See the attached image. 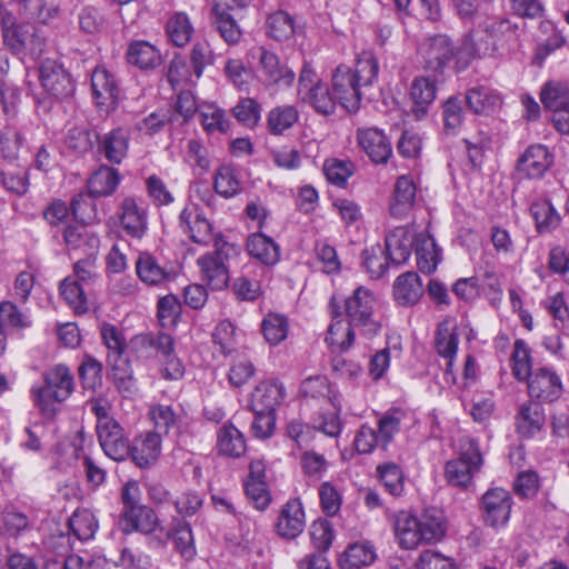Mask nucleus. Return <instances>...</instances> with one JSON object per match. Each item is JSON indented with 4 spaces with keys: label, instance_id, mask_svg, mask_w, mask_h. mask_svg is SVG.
I'll list each match as a JSON object with an SVG mask.
<instances>
[{
    "label": "nucleus",
    "instance_id": "nucleus-1",
    "mask_svg": "<svg viewBox=\"0 0 569 569\" xmlns=\"http://www.w3.org/2000/svg\"><path fill=\"white\" fill-rule=\"evenodd\" d=\"M345 311L348 317V323L341 319L333 321L326 337V341L332 348L347 350L355 340V328L367 338L376 336L381 328L380 322L375 318L377 299L375 293L360 286L343 300Z\"/></svg>",
    "mask_w": 569,
    "mask_h": 569
},
{
    "label": "nucleus",
    "instance_id": "nucleus-2",
    "mask_svg": "<svg viewBox=\"0 0 569 569\" xmlns=\"http://www.w3.org/2000/svg\"><path fill=\"white\" fill-rule=\"evenodd\" d=\"M396 540L401 549L412 550L422 543H437L447 532V521L442 511L430 508L420 516L408 510L392 515Z\"/></svg>",
    "mask_w": 569,
    "mask_h": 569
},
{
    "label": "nucleus",
    "instance_id": "nucleus-3",
    "mask_svg": "<svg viewBox=\"0 0 569 569\" xmlns=\"http://www.w3.org/2000/svg\"><path fill=\"white\" fill-rule=\"evenodd\" d=\"M2 42L16 56L39 59L46 49V38L29 22H19L13 13L4 12L0 19Z\"/></svg>",
    "mask_w": 569,
    "mask_h": 569
},
{
    "label": "nucleus",
    "instance_id": "nucleus-4",
    "mask_svg": "<svg viewBox=\"0 0 569 569\" xmlns=\"http://www.w3.org/2000/svg\"><path fill=\"white\" fill-rule=\"evenodd\" d=\"M73 376L64 365H57L43 375V383L31 390L33 401L48 418L56 415L59 406L73 392Z\"/></svg>",
    "mask_w": 569,
    "mask_h": 569
},
{
    "label": "nucleus",
    "instance_id": "nucleus-5",
    "mask_svg": "<svg viewBox=\"0 0 569 569\" xmlns=\"http://www.w3.org/2000/svg\"><path fill=\"white\" fill-rule=\"evenodd\" d=\"M423 56L427 69L442 72L453 58H457L459 69L467 68L475 57V51L471 41H465L459 49H456L447 36L437 34L427 41Z\"/></svg>",
    "mask_w": 569,
    "mask_h": 569
},
{
    "label": "nucleus",
    "instance_id": "nucleus-6",
    "mask_svg": "<svg viewBox=\"0 0 569 569\" xmlns=\"http://www.w3.org/2000/svg\"><path fill=\"white\" fill-rule=\"evenodd\" d=\"M483 463L478 443L468 439L460 449L459 456L447 461L445 466V478L453 487L467 489L472 483Z\"/></svg>",
    "mask_w": 569,
    "mask_h": 569
},
{
    "label": "nucleus",
    "instance_id": "nucleus-7",
    "mask_svg": "<svg viewBox=\"0 0 569 569\" xmlns=\"http://www.w3.org/2000/svg\"><path fill=\"white\" fill-rule=\"evenodd\" d=\"M214 251L198 258L202 280L212 289L221 290L228 286L229 269L226 264L234 247L226 242L220 236L214 239Z\"/></svg>",
    "mask_w": 569,
    "mask_h": 569
},
{
    "label": "nucleus",
    "instance_id": "nucleus-8",
    "mask_svg": "<svg viewBox=\"0 0 569 569\" xmlns=\"http://www.w3.org/2000/svg\"><path fill=\"white\" fill-rule=\"evenodd\" d=\"M298 97L321 114H331L336 109L335 97L318 77L312 67L305 63L298 81Z\"/></svg>",
    "mask_w": 569,
    "mask_h": 569
},
{
    "label": "nucleus",
    "instance_id": "nucleus-9",
    "mask_svg": "<svg viewBox=\"0 0 569 569\" xmlns=\"http://www.w3.org/2000/svg\"><path fill=\"white\" fill-rule=\"evenodd\" d=\"M117 216L126 234L134 239L144 237L149 224V206L143 198L124 196L118 203Z\"/></svg>",
    "mask_w": 569,
    "mask_h": 569
},
{
    "label": "nucleus",
    "instance_id": "nucleus-10",
    "mask_svg": "<svg viewBox=\"0 0 569 569\" xmlns=\"http://www.w3.org/2000/svg\"><path fill=\"white\" fill-rule=\"evenodd\" d=\"M253 58L258 59L259 80L268 88H288L295 82V72L279 57L264 47H257L251 50Z\"/></svg>",
    "mask_w": 569,
    "mask_h": 569
},
{
    "label": "nucleus",
    "instance_id": "nucleus-11",
    "mask_svg": "<svg viewBox=\"0 0 569 569\" xmlns=\"http://www.w3.org/2000/svg\"><path fill=\"white\" fill-rule=\"evenodd\" d=\"M39 81L43 90L54 100H67L74 93V82L64 67L53 59L39 64Z\"/></svg>",
    "mask_w": 569,
    "mask_h": 569
},
{
    "label": "nucleus",
    "instance_id": "nucleus-12",
    "mask_svg": "<svg viewBox=\"0 0 569 569\" xmlns=\"http://www.w3.org/2000/svg\"><path fill=\"white\" fill-rule=\"evenodd\" d=\"M97 437L103 452L116 461H123L129 457L130 443L121 425L109 420L96 425Z\"/></svg>",
    "mask_w": 569,
    "mask_h": 569
},
{
    "label": "nucleus",
    "instance_id": "nucleus-13",
    "mask_svg": "<svg viewBox=\"0 0 569 569\" xmlns=\"http://www.w3.org/2000/svg\"><path fill=\"white\" fill-rule=\"evenodd\" d=\"M512 497L503 488L487 490L481 499L485 522L493 528L503 527L510 518Z\"/></svg>",
    "mask_w": 569,
    "mask_h": 569
},
{
    "label": "nucleus",
    "instance_id": "nucleus-14",
    "mask_svg": "<svg viewBox=\"0 0 569 569\" xmlns=\"http://www.w3.org/2000/svg\"><path fill=\"white\" fill-rule=\"evenodd\" d=\"M361 86L352 77V72L346 66L336 68L332 74V91L338 101L347 111L356 112L362 98Z\"/></svg>",
    "mask_w": 569,
    "mask_h": 569
},
{
    "label": "nucleus",
    "instance_id": "nucleus-15",
    "mask_svg": "<svg viewBox=\"0 0 569 569\" xmlns=\"http://www.w3.org/2000/svg\"><path fill=\"white\" fill-rule=\"evenodd\" d=\"M528 395L539 401L552 402L562 393V381L559 375L549 367L533 370L527 380Z\"/></svg>",
    "mask_w": 569,
    "mask_h": 569
},
{
    "label": "nucleus",
    "instance_id": "nucleus-16",
    "mask_svg": "<svg viewBox=\"0 0 569 569\" xmlns=\"http://www.w3.org/2000/svg\"><path fill=\"white\" fill-rule=\"evenodd\" d=\"M180 227L189 238L199 244H208L213 237V228L202 209L196 203L187 204L179 216Z\"/></svg>",
    "mask_w": 569,
    "mask_h": 569
},
{
    "label": "nucleus",
    "instance_id": "nucleus-17",
    "mask_svg": "<svg viewBox=\"0 0 569 569\" xmlns=\"http://www.w3.org/2000/svg\"><path fill=\"white\" fill-rule=\"evenodd\" d=\"M458 346V325L453 319L446 318L438 325L435 333V348L437 353L446 360V373H451L453 370Z\"/></svg>",
    "mask_w": 569,
    "mask_h": 569
},
{
    "label": "nucleus",
    "instance_id": "nucleus-18",
    "mask_svg": "<svg viewBox=\"0 0 569 569\" xmlns=\"http://www.w3.org/2000/svg\"><path fill=\"white\" fill-rule=\"evenodd\" d=\"M357 141L375 163H386L392 154L391 143L377 128H361L357 131Z\"/></svg>",
    "mask_w": 569,
    "mask_h": 569
},
{
    "label": "nucleus",
    "instance_id": "nucleus-19",
    "mask_svg": "<svg viewBox=\"0 0 569 569\" xmlns=\"http://www.w3.org/2000/svg\"><path fill=\"white\" fill-rule=\"evenodd\" d=\"M161 436L157 431H146L137 436L130 445L132 461L140 468L153 465L161 453Z\"/></svg>",
    "mask_w": 569,
    "mask_h": 569
},
{
    "label": "nucleus",
    "instance_id": "nucleus-20",
    "mask_svg": "<svg viewBox=\"0 0 569 569\" xmlns=\"http://www.w3.org/2000/svg\"><path fill=\"white\" fill-rule=\"evenodd\" d=\"M98 152L112 164H120L128 154L130 134L123 128H114L97 137Z\"/></svg>",
    "mask_w": 569,
    "mask_h": 569
},
{
    "label": "nucleus",
    "instance_id": "nucleus-21",
    "mask_svg": "<svg viewBox=\"0 0 569 569\" xmlns=\"http://www.w3.org/2000/svg\"><path fill=\"white\" fill-rule=\"evenodd\" d=\"M286 398V390L281 382L266 380L260 382L251 395L250 407L253 412H273Z\"/></svg>",
    "mask_w": 569,
    "mask_h": 569
},
{
    "label": "nucleus",
    "instance_id": "nucleus-22",
    "mask_svg": "<svg viewBox=\"0 0 569 569\" xmlns=\"http://www.w3.org/2000/svg\"><path fill=\"white\" fill-rule=\"evenodd\" d=\"M92 94L99 107H113L119 98V87L114 76L103 67H97L91 74Z\"/></svg>",
    "mask_w": 569,
    "mask_h": 569
},
{
    "label": "nucleus",
    "instance_id": "nucleus-23",
    "mask_svg": "<svg viewBox=\"0 0 569 569\" xmlns=\"http://www.w3.org/2000/svg\"><path fill=\"white\" fill-rule=\"evenodd\" d=\"M305 511L299 499H291L282 507L276 523L277 532L287 539L298 537L305 528Z\"/></svg>",
    "mask_w": 569,
    "mask_h": 569
},
{
    "label": "nucleus",
    "instance_id": "nucleus-24",
    "mask_svg": "<svg viewBox=\"0 0 569 569\" xmlns=\"http://www.w3.org/2000/svg\"><path fill=\"white\" fill-rule=\"evenodd\" d=\"M416 236L417 233L407 227H398L386 236V251L391 262L401 264L409 259Z\"/></svg>",
    "mask_w": 569,
    "mask_h": 569
},
{
    "label": "nucleus",
    "instance_id": "nucleus-25",
    "mask_svg": "<svg viewBox=\"0 0 569 569\" xmlns=\"http://www.w3.org/2000/svg\"><path fill=\"white\" fill-rule=\"evenodd\" d=\"M552 164V156L542 144L527 148L519 160L518 169L528 178H540Z\"/></svg>",
    "mask_w": 569,
    "mask_h": 569
},
{
    "label": "nucleus",
    "instance_id": "nucleus-26",
    "mask_svg": "<svg viewBox=\"0 0 569 569\" xmlns=\"http://www.w3.org/2000/svg\"><path fill=\"white\" fill-rule=\"evenodd\" d=\"M266 272V267L247 266L232 283L234 295L240 300H256L261 295V278Z\"/></svg>",
    "mask_w": 569,
    "mask_h": 569
},
{
    "label": "nucleus",
    "instance_id": "nucleus-27",
    "mask_svg": "<svg viewBox=\"0 0 569 569\" xmlns=\"http://www.w3.org/2000/svg\"><path fill=\"white\" fill-rule=\"evenodd\" d=\"M416 199V186L410 176H400L395 184L390 213L396 218L406 217L412 209Z\"/></svg>",
    "mask_w": 569,
    "mask_h": 569
},
{
    "label": "nucleus",
    "instance_id": "nucleus-28",
    "mask_svg": "<svg viewBox=\"0 0 569 569\" xmlns=\"http://www.w3.org/2000/svg\"><path fill=\"white\" fill-rule=\"evenodd\" d=\"M300 396L306 401L336 407L337 395L325 376H313L305 379L300 385Z\"/></svg>",
    "mask_w": 569,
    "mask_h": 569
},
{
    "label": "nucleus",
    "instance_id": "nucleus-29",
    "mask_svg": "<svg viewBox=\"0 0 569 569\" xmlns=\"http://www.w3.org/2000/svg\"><path fill=\"white\" fill-rule=\"evenodd\" d=\"M377 559V551L370 541H357L347 547L340 557L342 569H361L372 565Z\"/></svg>",
    "mask_w": 569,
    "mask_h": 569
},
{
    "label": "nucleus",
    "instance_id": "nucleus-30",
    "mask_svg": "<svg viewBox=\"0 0 569 569\" xmlns=\"http://www.w3.org/2000/svg\"><path fill=\"white\" fill-rule=\"evenodd\" d=\"M417 264L421 272L432 273L440 261V250L428 232H420L415 241Z\"/></svg>",
    "mask_w": 569,
    "mask_h": 569
},
{
    "label": "nucleus",
    "instance_id": "nucleus-31",
    "mask_svg": "<svg viewBox=\"0 0 569 569\" xmlns=\"http://www.w3.org/2000/svg\"><path fill=\"white\" fill-rule=\"evenodd\" d=\"M529 211L540 234L550 233L560 226L561 216L548 199L533 201Z\"/></svg>",
    "mask_w": 569,
    "mask_h": 569
},
{
    "label": "nucleus",
    "instance_id": "nucleus-32",
    "mask_svg": "<svg viewBox=\"0 0 569 569\" xmlns=\"http://www.w3.org/2000/svg\"><path fill=\"white\" fill-rule=\"evenodd\" d=\"M249 254L264 266H273L280 259V248L270 237L257 232L251 234L247 241Z\"/></svg>",
    "mask_w": 569,
    "mask_h": 569
},
{
    "label": "nucleus",
    "instance_id": "nucleus-33",
    "mask_svg": "<svg viewBox=\"0 0 569 569\" xmlns=\"http://www.w3.org/2000/svg\"><path fill=\"white\" fill-rule=\"evenodd\" d=\"M545 423L543 409L539 403L526 402L520 407L516 418L518 433L523 438H530L539 432Z\"/></svg>",
    "mask_w": 569,
    "mask_h": 569
},
{
    "label": "nucleus",
    "instance_id": "nucleus-34",
    "mask_svg": "<svg viewBox=\"0 0 569 569\" xmlns=\"http://www.w3.org/2000/svg\"><path fill=\"white\" fill-rule=\"evenodd\" d=\"M121 517L126 523V531H140L144 535H150L159 527V519L156 512L143 505L132 510L122 511Z\"/></svg>",
    "mask_w": 569,
    "mask_h": 569
},
{
    "label": "nucleus",
    "instance_id": "nucleus-35",
    "mask_svg": "<svg viewBox=\"0 0 569 569\" xmlns=\"http://www.w3.org/2000/svg\"><path fill=\"white\" fill-rule=\"evenodd\" d=\"M120 181L118 169L102 164L92 173L88 188L93 197H108L117 190Z\"/></svg>",
    "mask_w": 569,
    "mask_h": 569
},
{
    "label": "nucleus",
    "instance_id": "nucleus-36",
    "mask_svg": "<svg viewBox=\"0 0 569 569\" xmlns=\"http://www.w3.org/2000/svg\"><path fill=\"white\" fill-rule=\"evenodd\" d=\"M422 292V283L416 272L402 273L395 281L393 296L397 302L402 306L417 303Z\"/></svg>",
    "mask_w": 569,
    "mask_h": 569
},
{
    "label": "nucleus",
    "instance_id": "nucleus-37",
    "mask_svg": "<svg viewBox=\"0 0 569 569\" xmlns=\"http://www.w3.org/2000/svg\"><path fill=\"white\" fill-rule=\"evenodd\" d=\"M136 272L139 279L148 286L161 284L170 277V272L148 252L139 254L136 261Z\"/></svg>",
    "mask_w": 569,
    "mask_h": 569
},
{
    "label": "nucleus",
    "instance_id": "nucleus-38",
    "mask_svg": "<svg viewBox=\"0 0 569 569\" xmlns=\"http://www.w3.org/2000/svg\"><path fill=\"white\" fill-rule=\"evenodd\" d=\"M466 101L475 113H489L500 107L501 96L489 87L477 86L467 92Z\"/></svg>",
    "mask_w": 569,
    "mask_h": 569
},
{
    "label": "nucleus",
    "instance_id": "nucleus-39",
    "mask_svg": "<svg viewBox=\"0 0 569 569\" xmlns=\"http://www.w3.org/2000/svg\"><path fill=\"white\" fill-rule=\"evenodd\" d=\"M217 448L228 457H240L246 451L243 435L231 423H224L217 433Z\"/></svg>",
    "mask_w": 569,
    "mask_h": 569
},
{
    "label": "nucleus",
    "instance_id": "nucleus-40",
    "mask_svg": "<svg viewBox=\"0 0 569 569\" xmlns=\"http://www.w3.org/2000/svg\"><path fill=\"white\" fill-rule=\"evenodd\" d=\"M406 411L400 408H392L386 411L377 423V433L380 439V447L386 450L389 443L393 441L396 435L401 429V423L406 419Z\"/></svg>",
    "mask_w": 569,
    "mask_h": 569
},
{
    "label": "nucleus",
    "instance_id": "nucleus-41",
    "mask_svg": "<svg viewBox=\"0 0 569 569\" xmlns=\"http://www.w3.org/2000/svg\"><path fill=\"white\" fill-rule=\"evenodd\" d=\"M127 58L131 64L140 69H153L161 63V56L158 49L142 40L130 43Z\"/></svg>",
    "mask_w": 569,
    "mask_h": 569
},
{
    "label": "nucleus",
    "instance_id": "nucleus-42",
    "mask_svg": "<svg viewBox=\"0 0 569 569\" xmlns=\"http://www.w3.org/2000/svg\"><path fill=\"white\" fill-rule=\"evenodd\" d=\"M149 417L159 431L168 433L171 429L180 430L183 411H176L172 406L157 403L149 409Z\"/></svg>",
    "mask_w": 569,
    "mask_h": 569
},
{
    "label": "nucleus",
    "instance_id": "nucleus-43",
    "mask_svg": "<svg viewBox=\"0 0 569 569\" xmlns=\"http://www.w3.org/2000/svg\"><path fill=\"white\" fill-rule=\"evenodd\" d=\"M299 112L293 106L283 104L272 108L267 117V127L271 134L280 136L293 127Z\"/></svg>",
    "mask_w": 569,
    "mask_h": 569
},
{
    "label": "nucleus",
    "instance_id": "nucleus-44",
    "mask_svg": "<svg viewBox=\"0 0 569 569\" xmlns=\"http://www.w3.org/2000/svg\"><path fill=\"white\" fill-rule=\"evenodd\" d=\"M261 332L270 346L280 345L289 333L288 318L280 313L269 312L261 322Z\"/></svg>",
    "mask_w": 569,
    "mask_h": 569
},
{
    "label": "nucleus",
    "instance_id": "nucleus-45",
    "mask_svg": "<svg viewBox=\"0 0 569 569\" xmlns=\"http://www.w3.org/2000/svg\"><path fill=\"white\" fill-rule=\"evenodd\" d=\"M172 536L176 550L186 560H192L197 555V549L194 545V538L191 530V527L188 522L182 520H177L172 531H168L166 537Z\"/></svg>",
    "mask_w": 569,
    "mask_h": 569
},
{
    "label": "nucleus",
    "instance_id": "nucleus-46",
    "mask_svg": "<svg viewBox=\"0 0 569 569\" xmlns=\"http://www.w3.org/2000/svg\"><path fill=\"white\" fill-rule=\"evenodd\" d=\"M436 82L428 77H416L410 87V97L416 104V113H425L436 99Z\"/></svg>",
    "mask_w": 569,
    "mask_h": 569
},
{
    "label": "nucleus",
    "instance_id": "nucleus-47",
    "mask_svg": "<svg viewBox=\"0 0 569 569\" xmlns=\"http://www.w3.org/2000/svg\"><path fill=\"white\" fill-rule=\"evenodd\" d=\"M72 535L80 541L90 540L98 530V520L88 509H77L68 521Z\"/></svg>",
    "mask_w": 569,
    "mask_h": 569
},
{
    "label": "nucleus",
    "instance_id": "nucleus-48",
    "mask_svg": "<svg viewBox=\"0 0 569 569\" xmlns=\"http://www.w3.org/2000/svg\"><path fill=\"white\" fill-rule=\"evenodd\" d=\"M540 99L543 106L552 110L553 113L565 109L569 107V84L561 81H549L543 86Z\"/></svg>",
    "mask_w": 569,
    "mask_h": 569
},
{
    "label": "nucleus",
    "instance_id": "nucleus-49",
    "mask_svg": "<svg viewBox=\"0 0 569 569\" xmlns=\"http://www.w3.org/2000/svg\"><path fill=\"white\" fill-rule=\"evenodd\" d=\"M214 190L223 198H232L241 191V182L234 167L220 166L214 173Z\"/></svg>",
    "mask_w": 569,
    "mask_h": 569
},
{
    "label": "nucleus",
    "instance_id": "nucleus-50",
    "mask_svg": "<svg viewBox=\"0 0 569 569\" xmlns=\"http://www.w3.org/2000/svg\"><path fill=\"white\" fill-rule=\"evenodd\" d=\"M166 32L174 46L183 47L191 40L193 27L186 13L176 12L168 19Z\"/></svg>",
    "mask_w": 569,
    "mask_h": 569
},
{
    "label": "nucleus",
    "instance_id": "nucleus-51",
    "mask_svg": "<svg viewBox=\"0 0 569 569\" xmlns=\"http://www.w3.org/2000/svg\"><path fill=\"white\" fill-rule=\"evenodd\" d=\"M332 411H318L312 415L310 423L312 429L322 432L327 437L337 438L342 431V422L339 416L340 406L336 402Z\"/></svg>",
    "mask_w": 569,
    "mask_h": 569
},
{
    "label": "nucleus",
    "instance_id": "nucleus-52",
    "mask_svg": "<svg viewBox=\"0 0 569 569\" xmlns=\"http://www.w3.org/2000/svg\"><path fill=\"white\" fill-rule=\"evenodd\" d=\"M26 433L27 439L23 441V446L27 449L39 451L53 445L56 426L51 422L34 423L26 429Z\"/></svg>",
    "mask_w": 569,
    "mask_h": 569
},
{
    "label": "nucleus",
    "instance_id": "nucleus-53",
    "mask_svg": "<svg viewBox=\"0 0 569 569\" xmlns=\"http://www.w3.org/2000/svg\"><path fill=\"white\" fill-rule=\"evenodd\" d=\"M60 296L76 313H84L88 311V300L81 284L73 279L67 277L60 284Z\"/></svg>",
    "mask_w": 569,
    "mask_h": 569
},
{
    "label": "nucleus",
    "instance_id": "nucleus-54",
    "mask_svg": "<svg viewBox=\"0 0 569 569\" xmlns=\"http://www.w3.org/2000/svg\"><path fill=\"white\" fill-rule=\"evenodd\" d=\"M511 361V369L515 378L518 381H527L531 377L533 370L531 363L530 348L523 340L518 339L515 341Z\"/></svg>",
    "mask_w": 569,
    "mask_h": 569
},
{
    "label": "nucleus",
    "instance_id": "nucleus-55",
    "mask_svg": "<svg viewBox=\"0 0 569 569\" xmlns=\"http://www.w3.org/2000/svg\"><path fill=\"white\" fill-rule=\"evenodd\" d=\"M379 64L371 51H362L358 54L352 77L362 88L371 86L377 80Z\"/></svg>",
    "mask_w": 569,
    "mask_h": 569
},
{
    "label": "nucleus",
    "instance_id": "nucleus-56",
    "mask_svg": "<svg viewBox=\"0 0 569 569\" xmlns=\"http://www.w3.org/2000/svg\"><path fill=\"white\" fill-rule=\"evenodd\" d=\"M200 118L202 127L208 133H227L231 126L226 112L214 104L202 106Z\"/></svg>",
    "mask_w": 569,
    "mask_h": 569
},
{
    "label": "nucleus",
    "instance_id": "nucleus-57",
    "mask_svg": "<svg viewBox=\"0 0 569 569\" xmlns=\"http://www.w3.org/2000/svg\"><path fill=\"white\" fill-rule=\"evenodd\" d=\"M266 28L267 34L277 41H286L295 33L293 19L284 11H277L270 14L267 19Z\"/></svg>",
    "mask_w": 569,
    "mask_h": 569
},
{
    "label": "nucleus",
    "instance_id": "nucleus-58",
    "mask_svg": "<svg viewBox=\"0 0 569 569\" xmlns=\"http://www.w3.org/2000/svg\"><path fill=\"white\" fill-rule=\"evenodd\" d=\"M363 266L373 279L381 278L388 270L390 258L380 244L371 246L362 252Z\"/></svg>",
    "mask_w": 569,
    "mask_h": 569
},
{
    "label": "nucleus",
    "instance_id": "nucleus-59",
    "mask_svg": "<svg viewBox=\"0 0 569 569\" xmlns=\"http://www.w3.org/2000/svg\"><path fill=\"white\" fill-rule=\"evenodd\" d=\"M377 471L386 491L393 497L401 496L405 489V477L401 468L393 462H388L378 466Z\"/></svg>",
    "mask_w": 569,
    "mask_h": 569
},
{
    "label": "nucleus",
    "instance_id": "nucleus-60",
    "mask_svg": "<svg viewBox=\"0 0 569 569\" xmlns=\"http://www.w3.org/2000/svg\"><path fill=\"white\" fill-rule=\"evenodd\" d=\"M212 339L223 355H231L238 346L236 326L230 320H221L214 328Z\"/></svg>",
    "mask_w": 569,
    "mask_h": 569
},
{
    "label": "nucleus",
    "instance_id": "nucleus-61",
    "mask_svg": "<svg viewBox=\"0 0 569 569\" xmlns=\"http://www.w3.org/2000/svg\"><path fill=\"white\" fill-rule=\"evenodd\" d=\"M0 323L12 329H26L31 327L32 320L29 313L21 311L13 302L0 303Z\"/></svg>",
    "mask_w": 569,
    "mask_h": 569
},
{
    "label": "nucleus",
    "instance_id": "nucleus-62",
    "mask_svg": "<svg viewBox=\"0 0 569 569\" xmlns=\"http://www.w3.org/2000/svg\"><path fill=\"white\" fill-rule=\"evenodd\" d=\"M353 171L355 164L349 160L329 159L323 163L326 178L338 187H345Z\"/></svg>",
    "mask_w": 569,
    "mask_h": 569
},
{
    "label": "nucleus",
    "instance_id": "nucleus-63",
    "mask_svg": "<svg viewBox=\"0 0 569 569\" xmlns=\"http://www.w3.org/2000/svg\"><path fill=\"white\" fill-rule=\"evenodd\" d=\"M83 222L67 224L63 228V241L69 249H78L82 244H89L90 247L98 244L99 239L94 236H90Z\"/></svg>",
    "mask_w": 569,
    "mask_h": 569
},
{
    "label": "nucleus",
    "instance_id": "nucleus-64",
    "mask_svg": "<svg viewBox=\"0 0 569 569\" xmlns=\"http://www.w3.org/2000/svg\"><path fill=\"white\" fill-rule=\"evenodd\" d=\"M3 187L19 196L28 191V173L24 167L16 166L11 168H3L0 172Z\"/></svg>",
    "mask_w": 569,
    "mask_h": 569
}]
</instances>
